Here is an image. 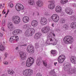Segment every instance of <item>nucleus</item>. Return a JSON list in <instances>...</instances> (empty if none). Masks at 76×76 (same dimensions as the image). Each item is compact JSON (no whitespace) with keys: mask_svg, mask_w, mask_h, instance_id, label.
<instances>
[{"mask_svg":"<svg viewBox=\"0 0 76 76\" xmlns=\"http://www.w3.org/2000/svg\"><path fill=\"white\" fill-rule=\"evenodd\" d=\"M48 39L47 43L48 44H53V45H56L57 41H56V39L52 37V36H50V34L48 36Z\"/></svg>","mask_w":76,"mask_h":76,"instance_id":"f257e3e1","label":"nucleus"},{"mask_svg":"<svg viewBox=\"0 0 76 76\" xmlns=\"http://www.w3.org/2000/svg\"><path fill=\"white\" fill-rule=\"evenodd\" d=\"M35 33V30L34 28H30L27 29L25 33V35L26 37H31Z\"/></svg>","mask_w":76,"mask_h":76,"instance_id":"f03ea898","label":"nucleus"},{"mask_svg":"<svg viewBox=\"0 0 76 76\" xmlns=\"http://www.w3.org/2000/svg\"><path fill=\"white\" fill-rule=\"evenodd\" d=\"M73 37L70 36H66L64 39V41L65 44H72L73 43Z\"/></svg>","mask_w":76,"mask_h":76,"instance_id":"7ed1b4c3","label":"nucleus"},{"mask_svg":"<svg viewBox=\"0 0 76 76\" xmlns=\"http://www.w3.org/2000/svg\"><path fill=\"white\" fill-rule=\"evenodd\" d=\"M34 62V59L33 58H29L26 61V66L27 67H31Z\"/></svg>","mask_w":76,"mask_h":76,"instance_id":"20e7f679","label":"nucleus"},{"mask_svg":"<svg viewBox=\"0 0 76 76\" xmlns=\"http://www.w3.org/2000/svg\"><path fill=\"white\" fill-rule=\"evenodd\" d=\"M12 21L16 25L19 24L20 21V18L18 16H13L12 18Z\"/></svg>","mask_w":76,"mask_h":76,"instance_id":"39448f33","label":"nucleus"},{"mask_svg":"<svg viewBox=\"0 0 76 76\" xmlns=\"http://www.w3.org/2000/svg\"><path fill=\"white\" fill-rule=\"evenodd\" d=\"M33 73V71L31 69H25L23 71V74L25 76H31Z\"/></svg>","mask_w":76,"mask_h":76,"instance_id":"423d86ee","label":"nucleus"},{"mask_svg":"<svg viewBox=\"0 0 76 76\" xmlns=\"http://www.w3.org/2000/svg\"><path fill=\"white\" fill-rule=\"evenodd\" d=\"M65 66L64 67V70L68 72V73L69 74H70V71L72 70V68H71V64H68L66 65L65 66Z\"/></svg>","mask_w":76,"mask_h":76,"instance_id":"0eeeda50","label":"nucleus"},{"mask_svg":"<svg viewBox=\"0 0 76 76\" xmlns=\"http://www.w3.org/2000/svg\"><path fill=\"white\" fill-rule=\"evenodd\" d=\"M27 50L29 53L32 54L34 53V48L31 45H29L27 47Z\"/></svg>","mask_w":76,"mask_h":76,"instance_id":"6e6552de","label":"nucleus"},{"mask_svg":"<svg viewBox=\"0 0 76 76\" xmlns=\"http://www.w3.org/2000/svg\"><path fill=\"white\" fill-rule=\"evenodd\" d=\"M15 8L17 11H20L21 10H23L24 9L23 5L20 4H16Z\"/></svg>","mask_w":76,"mask_h":76,"instance_id":"1a4fd4ad","label":"nucleus"},{"mask_svg":"<svg viewBox=\"0 0 76 76\" xmlns=\"http://www.w3.org/2000/svg\"><path fill=\"white\" fill-rule=\"evenodd\" d=\"M65 56L64 55H61L59 56L58 59V61L59 63H63L65 59Z\"/></svg>","mask_w":76,"mask_h":76,"instance_id":"9d476101","label":"nucleus"},{"mask_svg":"<svg viewBox=\"0 0 76 76\" xmlns=\"http://www.w3.org/2000/svg\"><path fill=\"white\" fill-rule=\"evenodd\" d=\"M51 18L55 22H57L59 20V17L57 14H56L53 15L51 17Z\"/></svg>","mask_w":76,"mask_h":76,"instance_id":"9b49d317","label":"nucleus"},{"mask_svg":"<svg viewBox=\"0 0 76 76\" xmlns=\"http://www.w3.org/2000/svg\"><path fill=\"white\" fill-rule=\"evenodd\" d=\"M19 41V37L18 36H14L10 37V42H12V41Z\"/></svg>","mask_w":76,"mask_h":76,"instance_id":"f8f14e48","label":"nucleus"},{"mask_svg":"<svg viewBox=\"0 0 76 76\" xmlns=\"http://www.w3.org/2000/svg\"><path fill=\"white\" fill-rule=\"evenodd\" d=\"M55 2L54 1H51L48 5V7L50 9H53L55 7Z\"/></svg>","mask_w":76,"mask_h":76,"instance_id":"ddd939ff","label":"nucleus"},{"mask_svg":"<svg viewBox=\"0 0 76 76\" xmlns=\"http://www.w3.org/2000/svg\"><path fill=\"white\" fill-rule=\"evenodd\" d=\"M19 54L22 60H24L26 59V54L25 52H20Z\"/></svg>","mask_w":76,"mask_h":76,"instance_id":"4468645a","label":"nucleus"},{"mask_svg":"<svg viewBox=\"0 0 76 76\" xmlns=\"http://www.w3.org/2000/svg\"><path fill=\"white\" fill-rule=\"evenodd\" d=\"M41 24L42 25H45L47 23V20L45 17H42L41 19Z\"/></svg>","mask_w":76,"mask_h":76,"instance_id":"2eb2a0df","label":"nucleus"},{"mask_svg":"<svg viewBox=\"0 0 76 76\" xmlns=\"http://www.w3.org/2000/svg\"><path fill=\"white\" fill-rule=\"evenodd\" d=\"M50 31V27L48 26L45 28H42V31L44 34H47Z\"/></svg>","mask_w":76,"mask_h":76,"instance_id":"dca6fc26","label":"nucleus"},{"mask_svg":"<svg viewBox=\"0 0 76 76\" xmlns=\"http://www.w3.org/2000/svg\"><path fill=\"white\" fill-rule=\"evenodd\" d=\"M42 58H41V57H39L37 58L36 61V64L37 65V66H40L41 65V64L42 63Z\"/></svg>","mask_w":76,"mask_h":76,"instance_id":"f3484780","label":"nucleus"},{"mask_svg":"<svg viewBox=\"0 0 76 76\" xmlns=\"http://www.w3.org/2000/svg\"><path fill=\"white\" fill-rule=\"evenodd\" d=\"M65 11L66 13L68 15H72L73 13V10L70 8H66Z\"/></svg>","mask_w":76,"mask_h":76,"instance_id":"a211bd4d","label":"nucleus"},{"mask_svg":"<svg viewBox=\"0 0 76 76\" xmlns=\"http://www.w3.org/2000/svg\"><path fill=\"white\" fill-rule=\"evenodd\" d=\"M7 27L8 29H10L11 31H12L14 29V28H13V24L12 23H8L7 24Z\"/></svg>","mask_w":76,"mask_h":76,"instance_id":"6ab92c4d","label":"nucleus"},{"mask_svg":"<svg viewBox=\"0 0 76 76\" xmlns=\"http://www.w3.org/2000/svg\"><path fill=\"white\" fill-rule=\"evenodd\" d=\"M21 32L22 31H21V30L19 29H18L15 30L12 32V34H13V35H19V34H21Z\"/></svg>","mask_w":76,"mask_h":76,"instance_id":"aec40b11","label":"nucleus"},{"mask_svg":"<svg viewBox=\"0 0 76 76\" xmlns=\"http://www.w3.org/2000/svg\"><path fill=\"white\" fill-rule=\"evenodd\" d=\"M42 35V34L40 32L36 33L34 37V38L36 39H38V38H39Z\"/></svg>","mask_w":76,"mask_h":76,"instance_id":"412c9836","label":"nucleus"},{"mask_svg":"<svg viewBox=\"0 0 76 76\" xmlns=\"http://www.w3.org/2000/svg\"><path fill=\"white\" fill-rule=\"evenodd\" d=\"M23 20L24 23H27L29 22V17L27 16H25L23 18Z\"/></svg>","mask_w":76,"mask_h":76,"instance_id":"4be33fe9","label":"nucleus"},{"mask_svg":"<svg viewBox=\"0 0 76 76\" xmlns=\"http://www.w3.org/2000/svg\"><path fill=\"white\" fill-rule=\"evenodd\" d=\"M70 60L72 63H73L74 64H76V58L75 57H71Z\"/></svg>","mask_w":76,"mask_h":76,"instance_id":"5701e85b","label":"nucleus"},{"mask_svg":"<svg viewBox=\"0 0 76 76\" xmlns=\"http://www.w3.org/2000/svg\"><path fill=\"white\" fill-rule=\"evenodd\" d=\"M31 25L33 26H37L38 24L37 20H34L31 22Z\"/></svg>","mask_w":76,"mask_h":76,"instance_id":"b1692460","label":"nucleus"},{"mask_svg":"<svg viewBox=\"0 0 76 76\" xmlns=\"http://www.w3.org/2000/svg\"><path fill=\"white\" fill-rule=\"evenodd\" d=\"M56 11L58 13L61 12V8L59 6H56Z\"/></svg>","mask_w":76,"mask_h":76,"instance_id":"393cba45","label":"nucleus"},{"mask_svg":"<svg viewBox=\"0 0 76 76\" xmlns=\"http://www.w3.org/2000/svg\"><path fill=\"white\" fill-rule=\"evenodd\" d=\"M36 4H37V5L39 7H41L43 5V3L41 0L37 1L36 2Z\"/></svg>","mask_w":76,"mask_h":76,"instance_id":"a878e982","label":"nucleus"},{"mask_svg":"<svg viewBox=\"0 0 76 76\" xmlns=\"http://www.w3.org/2000/svg\"><path fill=\"white\" fill-rule=\"evenodd\" d=\"M71 28L75 29L76 28V22H73L71 24Z\"/></svg>","mask_w":76,"mask_h":76,"instance_id":"bb28decb","label":"nucleus"},{"mask_svg":"<svg viewBox=\"0 0 76 76\" xmlns=\"http://www.w3.org/2000/svg\"><path fill=\"white\" fill-rule=\"evenodd\" d=\"M70 72L69 75H72L73 73H75V74L76 75V69H72V70Z\"/></svg>","mask_w":76,"mask_h":76,"instance_id":"cd10ccee","label":"nucleus"},{"mask_svg":"<svg viewBox=\"0 0 76 76\" xmlns=\"http://www.w3.org/2000/svg\"><path fill=\"white\" fill-rule=\"evenodd\" d=\"M51 53L52 54L54 55V56H56V55L57 54V51L56 50H52L51 51Z\"/></svg>","mask_w":76,"mask_h":76,"instance_id":"c85d7f7f","label":"nucleus"},{"mask_svg":"<svg viewBox=\"0 0 76 76\" xmlns=\"http://www.w3.org/2000/svg\"><path fill=\"white\" fill-rule=\"evenodd\" d=\"M30 27H31V25L29 24H26L24 26V28L26 29H28V28H29Z\"/></svg>","mask_w":76,"mask_h":76,"instance_id":"c756f323","label":"nucleus"},{"mask_svg":"<svg viewBox=\"0 0 76 76\" xmlns=\"http://www.w3.org/2000/svg\"><path fill=\"white\" fill-rule=\"evenodd\" d=\"M28 3L29 4L33 6V5L35 4V2H34L33 0H29Z\"/></svg>","mask_w":76,"mask_h":76,"instance_id":"7c9ffc66","label":"nucleus"},{"mask_svg":"<svg viewBox=\"0 0 76 76\" xmlns=\"http://www.w3.org/2000/svg\"><path fill=\"white\" fill-rule=\"evenodd\" d=\"M63 28H65V29H69V26L67 24H65L64 25Z\"/></svg>","mask_w":76,"mask_h":76,"instance_id":"2f4dec72","label":"nucleus"},{"mask_svg":"<svg viewBox=\"0 0 76 76\" xmlns=\"http://www.w3.org/2000/svg\"><path fill=\"white\" fill-rule=\"evenodd\" d=\"M44 66H47V61L43 60L42 61Z\"/></svg>","mask_w":76,"mask_h":76,"instance_id":"473e14b6","label":"nucleus"},{"mask_svg":"<svg viewBox=\"0 0 76 76\" xmlns=\"http://www.w3.org/2000/svg\"><path fill=\"white\" fill-rule=\"evenodd\" d=\"M4 50V46L2 45H1L0 46V50H1V51H3V50Z\"/></svg>","mask_w":76,"mask_h":76,"instance_id":"72a5a7b5","label":"nucleus"},{"mask_svg":"<svg viewBox=\"0 0 76 76\" xmlns=\"http://www.w3.org/2000/svg\"><path fill=\"white\" fill-rule=\"evenodd\" d=\"M8 72L10 75H12L14 73V72L10 70H8Z\"/></svg>","mask_w":76,"mask_h":76,"instance_id":"f704fd0d","label":"nucleus"},{"mask_svg":"<svg viewBox=\"0 0 76 76\" xmlns=\"http://www.w3.org/2000/svg\"><path fill=\"white\" fill-rule=\"evenodd\" d=\"M69 18L71 20H74L75 18V16L73 15L70 16Z\"/></svg>","mask_w":76,"mask_h":76,"instance_id":"c9c22d12","label":"nucleus"},{"mask_svg":"<svg viewBox=\"0 0 76 76\" xmlns=\"http://www.w3.org/2000/svg\"><path fill=\"white\" fill-rule=\"evenodd\" d=\"M67 0H62L61 2L62 3V4H65V3H67Z\"/></svg>","mask_w":76,"mask_h":76,"instance_id":"e433bc0d","label":"nucleus"},{"mask_svg":"<svg viewBox=\"0 0 76 76\" xmlns=\"http://www.w3.org/2000/svg\"><path fill=\"white\" fill-rule=\"evenodd\" d=\"M50 74V75H53L54 74H55V72H54V70H52L50 71L49 72Z\"/></svg>","mask_w":76,"mask_h":76,"instance_id":"4c0bfd02","label":"nucleus"},{"mask_svg":"<svg viewBox=\"0 0 76 76\" xmlns=\"http://www.w3.org/2000/svg\"><path fill=\"white\" fill-rule=\"evenodd\" d=\"M51 31H50V34H52L53 35L54 37H55L56 36L55 35V34H54V31L53 30H52Z\"/></svg>","mask_w":76,"mask_h":76,"instance_id":"58836bf2","label":"nucleus"},{"mask_svg":"<svg viewBox=\"0 0 76 76\" xmlns=\"http://www.w3.org/2000/svg\"><path fill=\"white\" fill-rule=\"evenodd\" d=\"M65 22H66V20H65V19H63L61 21V22L62 23H65Z\"/></svg>","mask_w":76,"mask_h":76,"instance_id":"ea45409f","label":"nucleus"},{"mask_svg":"<svg viewBox=\"0 0 76 76\" xmlns=\"http://www.w3.org/2000/svg\"><path fill=\"white\" fill-rule=\"evenodd\" d=\"M36 76H42L41 74L39 73H38L37 74Z\"/></svg>","mask_w":76,"mask_h":76,"instance_id":"a19ab883","label":"nucleus"},{"mask_svg":"<svg viewBox=\"0 0 76 76\" xmlns=\"http://www.w3.org/2000/svg\"><path fill=\"white\" fill-rule=\"evenodd\" d=\"M39 47V44L38 43H36L35 47L36 48H38Z\"/></svg>","mask_w":76,"mask_h":76,"instance_id":"79ce46f5","label":"nucleus"},{"mask_svg":"<svg viewBox=\"0 0 76 76\" xmlns=\"http://www.w3.org/2000/svg\"><path fill=\"white\" fill-rule=\"evenodd\" d=\"M3 63L5 65H7V64H8V62L7 61H4Z\"/></svg>","mask_w":76,"mask_h":76,"instance_id":"37998d69","label":"nucleus"},{"mask_svg":"<svg viewBox=\"0 0 76 76\" xmlns=\"http://www.w3.org/2000/svg\"><path fill=\"white\" fill-rule=\"evenodd\" d=\"M13 4H11L10 5V7H13Z\"/></svg>","mask_w":76,"mask_h":76,"instance_id":"c03bdc74","label":"nucleus"},{"mask_svg":"<svg viewBox=\"0 0 76 76\" xmlns=\"http://www.w3.org/2000/svg\"><path fill=\"white\" fill-rule=\"evenodd\" d=\"M73 7H76V4H73Z\"/></svg>","mask_w":76,"mask_h":76,"instance_id":"a18cd8bd","label":"nucleus"},{"mask_svg":"<svg viewBox=\"0 0 76 76\" xmlns=\"http://www.w3.org/2000/svg\"><path fill=\"white\" fill-rule=\"evenodd\" d=\"M3 34H2L1 33H0V37H3Z\"/></svg>","mask_w":76,"mask_h":76,"instance_id":"49530a36","label":"nucleus"},{"mask_svg":"<svg viewBox=\"0 0 76 76\" xmlns=\"http://www.w3.org/2000/svg\"><path fill=\"white\" fill-rule=\"evenodd\" d=\"M7 53H5L4 56L6 57H7Z\"/></svg>","mask_w":76,"mask_h":76,"instance_id":"de8ad7c7","label":"nucleus"},{"mask_svg":"<svg viewBox=\"0 0 76 76\" xmlns=\"http://www.w3.org/2000/svg\"><path fill=\"white\" fill-rule=\"evenodd\" d=\"M2 23H6V21H5V20H3Z\"/></svg>","mask_w":76,"mask_h":76,"instance_id":"09e8293b","label":"nucleus"},{"mask_svg":"<svg viewBox=\"0 0 76 76\" xmlns=\"http://www.w3.org/2000/svg\"><path fill=\"white\" fill-rule=\"evenodd\" d=\"M26 45H26V44H25L24 45H21V47H23V46H26Z\"/></svg>","mask_w":76,"mask_h":76,"instance_id":"8fccbe9b","label":"nucleus"},{"mask_svg":"<svg viewBox=\"0 0 76 76\" xmlns=\"http://www.w3.org/2000/svg\"><path fill=\"white\" fill-rule=\"evenodd\" d=\"M54 23H52L51 24V26H52L53 27H54Z\"/></svg>","mask_w":76,"mask_h":76,"instance_id":"3c124183","label":"nucleus"},{"mask_svg":"<svg viewBox=\"0 0 76 76\" xmlns=\"http://www.w3.org/2000/svg\"><path fill=\"white\" fill-rule=\"evenodd\" d=\"M45 15L46 16H49V14H48V13H47L45 14Z\"/></svg>","mask_w":76,"mask_h":76,"instance_id":"603ef678","label":"nucleus"},{"mask_svg":"<svg viewBox=\"0 0 76 76\" xmlns=\"http://www.w3.org/2000/svg\"><path fill=\"white\" fill-rule=\"evenodd\" d=\"M8 13L7 12V13H6V14L5 15V18H6V17H7V15H8Z\"/></svg>","mask_w":76,"mask_h":76,"instance_id":"864d4df0","label":"nucleus"},{"mask_svg":"<svg viewBox=\"0 0 76 76\" xmlns=\"http://www.w3.org/2000/svg\"><path fill=\"white\" fill-rule=\"evenodd\" d=\"M57 64V62H56V63L54 62V64L55 65V66H56V64Z\"/></svg>","mask_w":76,"mask_h":76,"instance_id":"5fc2aeb1","label":"nucleus"},{"mask_svg":"<svg viewBox=\"0 0 76 76\" xmlns=\"http://www.w3.org/2000/svg\"><path fill=\"white\" fill-rule=\"evenodd\" d=\"M18 49H19V48H18V47H16L15 48L16 50H18Z\"/></svg>","mask_w":76,"mask_h":76,"instance_id":"6e6d98bb","label":"nucleus"},{"mask_svg":"<svg viewBox=\"0 0 76 76\" xmlns=\"http://www.w3.org/2000/svg\"><path fill=\"white\" fill-rule=\"evenodd\" d=\"M2 25L3 26H5V23H2Z\"/></svg>","mask_w":76,"mask_h":76,"instance_id":"4d7b16f0","label":"nucleus"},{"mask_svg":"<svg viewBox=\"0 0 76 76\" xmlns=\"http://www.w3.org/2000/svg\"><path fill=\"white\" fill-rule=\"evenodd\" d=\"M7 13H9V10H7Z\"/></svg>","mask_w":76,"mask_h":76,"instance_id":"13d9d810","label":"nucleus"},{"mask_svg":"<svg viewBox=\"0 0 76 76\" xmlns=\"http://www.w3.org/2000/svg\"><path fill=\"white\" fill-rule=\"evenodd\" d=\"M8 6H10V3H9L8 4Z\"/></svg>","mask_w":76,"mask_h":76,"instance_id":"bf43d9fd","label":"nucleus"},{"mask_svg":"<svg viewBox=\"0 0 76 76\" xmlns=\"http://www.w3.org/2000/svg\"><path fill=\"white\" fill-rule=\"evenodd\" d=\"M3 44L4 45V44H5V42H3Z\"/></svg>","mask_w":76,"mask_h":76,"instance_id":"052dcab7","label":"nucleus"},{"mask_svg":"<svg viewBox=\"0 0 76 76\" xmlns=\"http://www.w3.org/2000/svg\"><path fill=\"white\" fill-rule=\"evenodd\" d=\"M0 6H2V4H0Z\"/></svg>","mask_w":76,"mask_h":76,"instance_id":"680f3d73","label":"nucleus"},{"mask_svg":"<svg viewBox=\"0 0 76 76\" xmlns=\"http://www.w3.org/2000/svg\"><path fill=\"white\" fill-rule=\"evenodd\" d=\"M62 76H66V75H62Z\"/></svg>","mask_w":76,"mask_h":76,"instance_id":"e2e57ef3","label":"nucleus"},{"mask_svg":"<svg viewBox=\"0 0 76 76\" xmlns=\"http://www.w3.org/2000/svg\"><path fill=\"white\" fill-rule=\"evenodd\" d=\"M4 14H6V12H4Z\"/></svg>","mask_w":76,"mask_h":76,"instance_id":"0e129e2a","label":"nucleus"},{"mask_svg":"<svg viewBox=\"0 0 76 76\" xmlns=\"http://www.w3.org/2000/svg\"><path fill=\"white\" fill-rule=\"evenodd\" d=\"M1 14H0V17H1Z\"/></svg>","mask_w":76,"mask_h":76,"instance_id":"69168bd1","label":"nucleus"},{"mask_svg":"<svg viewBox=\"0 0 76 76\" xmlns=\"http://www.w3.org/2000/svg\"><path fill=\"white\" fill-rule=\"evenodd\" d=\"M75 34H76V30L75 31Z\"/></svg>","mask_w":76,"mask_h":76,"instance_id":"338daca9","label":"nucleus"},{"mask_svg":"<svg viewBox=\"0 0 76 76\" xmlns=\"http://www.w3.org/2000/svg\"><path fill=\"white\" fill-rule=\"evenodd\" d=\"M3 31H4V29H3L2 30Z\"/></svg>","mask_w":76,"mask_h":76,"instance_id":"774afa93","label":"nucleus"}]
</instances>
